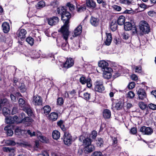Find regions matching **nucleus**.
Wrapping results in <instances>:
<instances>
[{
	"instance_id": "obj_40",
	"label": "nucleus",
	"mask_w": 156,
	"mask_h": 156,
	"mask_svg": "<svg viewBox=\"0 0 156 156\" xmlns=\"http://www.w3.org/2000/svg\"><path fill=\"white\" fill-rule=\"evenodd\" d=\"M2 41L6 43H9L11 42V38L9 37H3L2 39Z\"/></svg>"
},
{
	"instance_id": "obj_31",
	"label": "nucleus",
	"mask_w": 156,
	"mask_h": 156,
	"mask_svg": "<svg viewBox=\"0 0 156 156\" xmlns=\"http://www.w3.org/2000/svg\"><path fill=\"white\" fill-rule=\"evenodd\" d=\"M117 27V24L115 21H112L111 23L110 28L112 31H114L116 30Z\"/></svg>"
},
{
	"instance_id": "obj_8",
	"label": "nucleus",
	"mask_w": 156,
	"mask_h": 156,
	"mask_svg": "<svg viewBox=\"0 0 156 156\" xmlns=\"http://www.w3.org/2000/svg\"><path fill=\"white\" fill-rule=\"evenodd\" d=\"M48 24L51 26L56 25L58 23L59 19L57 16H53L48 19Z\"/></svg>"
},
{
	"instance_id": "obj_37",
	"label": "nucleus",
	"mask_w": 156,
	"mask_h": 156,
	"mask_svg": "<svg viewBox=\"0 0 156 156\" xmlns=\"http://www.w3.org/2000/svg\"><path fill=\"white\" fill-rule=\"evenodd\" d=\"M66 6L69 8L70 11L71 12L73 11L74 9L75 6L74 5L69 2L67 3Z\"/></svg>"
},
{
	"instance_id": "obj_13",
	"label": "nucleus",
	"mask_w": 156,
	"mask_h": 156,
	"mask_svg": "<svg viewBox=\"0 0 156 156\" xmlns=\"http://www.w3.org/2000/svg\"><path fill=\"white\" fill-rule=\"evenodd\" d=\"M74 65V61L72 58H68L64 65V67L66 68L71 67Z\"/></svg>"
},
{
	"instance_id": "obj_14",
	"label": "nucleus",
	"mask_w": 156,
	"mask_h": 156,
	"mask_svg": "<svg viewBox=\"0 0 156 156\" xmlns=\"http://www.w3.org/2000/svg\"><path fill=\"white\" fill-rule=\"evenodd\" d=\"M86 4L87 7L89 9H93L96 7V3L94 0H87Z\"/></svg>"
},
{
	"instance_id": "obj_64",
	"label": "nucleus",
	"mask_w": 156,
	"mask_h": 156,
	"mask_svg": "<svg viewBox=\"0 0 156 156\" xmlns=\"http://www.w3.org/2000/svg\"><path fill=\"white\" fill-rule=\"evenodd\" d=\"M37 156H49V154L46 152H44L42 153L38 154Z\"/></svg>"
},
{
	"instance_id": "obj_9",
	"label": "nucleus",
	"mask_w": 156,
	"mask_h": 156,
	"mask_svg": "<svg viewBox=\"0 0 156 156\" xmlns=\"http://www.w3.org/2000/svg\"><path fill=\"white\" fill-rule=\"evenodd\" d=\"M27 33V32L25 30L21 29L17 31L16 34L18 37L22 40L23 39H24L26 37Z\"/></svg>"
},
{
	"instance_id": "obj_55",
	"label": "nucleus",
	"mask_w": 156,
	"mask_h": 156,
	"mask_svg": "<svg viewBox=\"0 0 156 156\" xmlns=\"http://www.w3.org/2000/svg\"><path fill=\"white\" fill-rule=\"evenodd\" d=\"M86 9V8L85 7L80 6L77 8V10L78 12H81L85 10Z\"/></svg>"
},
{
	"instance_id": "obj_47",
	"label": "nucleus",
	"mask_w": 156,
	"mask_h": 156,
	"mask_svg": "<svg viewBox=\"0 0 156 156\" xmlns=\"http://www.w3.org/2000/svg\"><path fill=\"white\" fill-rule=\"evenodd\" d=\"M6 143L9 145H15L16 143L14 141L11 140H8L6 141Z\"/></svg>"
},
{
	"instance_id": "obj_42",
	"label": "nucleus",
	"mask_w": 156,
	"mask_h": 156,
	"mask_svg": "<svg viewBox=\"0 0 156 156\" xmlns=\"http://www.w3.org/2000/svg\"><path fill=\"white\" fill-rule=\"evenodd\" d=\"M87 84V86L88 88L91 87L92 86V83L91 82V80L89 78H87V79L86 83Z\"/></svg>"
},
{
	"instance_id": "obj_17",
	"label": "nucleus",
	"mask_w": 156,
	"mask_h": 156,
	"mask_svg": "<svg viewBox=\"0 0 156 156\" xmlns=\"http://www.w3.org/2000/svg\"><path fill=\"white\" fill-rule=\"evenodd\" d=\"M84 150L86 153H90L95 150V147L93 145L90 144L85 146L84 148Z\"/></svg>"
},
{
	"instance_id": "obj_6",
	"label": "nucleus",
	"mask_w": 156,
	"mask_h": 156,
	"mask_svg": "<svg viewBox=\"0 0 156 156\" xmlns=\"http://www.w3.org/2000/svg\"><path fill=\"white\" fill-rule=\"evenodd\" d=\"M18 117L16 116H14L12 117L11 116L6 117L5 119V122L7 124H12L16 123H19L18 121Z\"/></svg>"
},
{
	"instance_id": "obj_26",
	"label": "nucleus",
	"mask_w": 156,
	"mask_h": 156,
	"mask_svg": "<svg viewBox=\"0 0 156 156\" xmlns=\"http://www.w3.org/2000/svg\"><path fill=\"white\" fill-rule=\"evenodd\" d=\"M9 104V101L6 98L2 99L0 100V108L4 106H8Z\"/></svg>"
},
{
	"instance_id": "obj_11",
	"label": "nucleus",
	"mask_w": 156,
	"mask_h": 156,
	"mask_svg": "<svg viewBox=\"0 0 156 156\" xmlns=\"http://www.w3.org/2000/svg\"><path fill=\"white\" fill-rule=\"evenodd\" d=\"M112 71V69L110 68H108V69L103 71V77L105 79H108L112 77V73L111 72Z\"/></svg>"
},
{
	"instance_id": "obj_25",
	"label": "nucleus",
	"mask_w": 156,
	"mask_h": 156,
	"mask_svg": "<svg viewBox=\"0 0 156 156\" xmlns=\"http://www.w3.org/2000/svg\"><path fill=\"white\" fill-rule=\"evenodd\" d=\"M45 6V2L43 1L39 2L36 5V7L37 9H40Z\"/></svg>"
},
{
	"instance_id": "obj_34",
	"label": "nucleus",
	"mask_w": 156,
	"mask_h": 156,
	"mask_svg": "<svg viewBox=\"0 0 156 156\" xmlns=\"http://www.w3.org/2000/svg\"><path fill=\"white\" fill-rule=\"evenodd\" d=\"M43 109L44 113L46 114H47L51 111V108L49 106L47 105L43 107Z\"/></svg>"
},
{
	"instance_id": "obj_3",
	"label": "nucleus",
	"mask_w": 156,
	"mask_h": 156,
	"mask_svg": "<svg viewBox=\"0 0 156 156\" xmlns=\"http://www.w3.org/2000/svg\"><path fill=\"white\" fill-rule=\"evenodd\" d=\"M95 90L99 92H101L105 90V87L103 85V82L101 80H97L95 83Z\"/></svg>"
},
{
	"instance_id": "obj_19",
	"label": "nucleus",
	"mask_w": 156,
	"mask_h": 156,
	"mask_svg": "<svg viewBox=\"0 0 156 156\" xmlns=\"http://www.w3.org/2000/svg\"><path fill=\"white\" fill-rule=\"evenodd\" d=\"M4 130L6 131V134L8 136H11L13 134V131L11 129L10 125H8L4 128Z\"/></svg>"
},
{
	"instance_id": "obj_44",
	"label": "nucleus",
	"mask_w": 156,
	"mask_h": 156,
	"mask_svg": "<svg viewBox=\"0 0 156 156\" xmlns=\"http://www.w3.org/2000/svg\"><path fill=\"white\" fill-rule=\"evenodd\" d=\"M83 97L84 99L87 100H89L90 98V94L88 93H84L83 94Z\"/></svg>"
},
{
	"instance_id": "obj_45",
	"label": "nucleus",
	"mask_w": 156,
	"mask_h": 156,
	"mask_svg": "<svg viewBox=\"0 0 156 156\" xmlns=\"http://www.w3.org/2000/svg\"><path fill=\"white\" fill-rule=\"evenodd\" d=\"M135 94L134 93L131 91L128 92L127 94V97L130 98H133Z\"/></svg>"
},
{
	"instance_id": "obj_10",
	"label": "nucleus",
	"mask_w": 156,
	"mask_h": 156,
	"mask_svg": "<svg viewBox=\"0 0 156 156\" xmlns=\"http://www.w3.org/2000/svg\"><path fill=\"white\" fill-rule=\"evenodd\" d=\"M140 131L145 134L150 135L153 133L152 129L149 127H146L143 126L141 127Z\"/></svg>"
},
{
	"instance_id": "obj_24",
	"label": "nucleus",
	"mask_w": 156,
	"mask_h": 156,
	"mask_svg": "<svg viewBox=\"0 0 156 156\" xmlns=\"http://www.w3.org/2000/svg\"><path fill=\"white\" fill-rule=\"evenodd\" d=\"M19 106L22 109L26 107L27 105H28V104L26 103L25 101L22 98L19 99Z\"/></svg>"
},
{
	"instance_id": "obj_5",
	"label": "nucleus",
	"mask_w": 156,
	"mask_h": 156,
	"mask_svg": "<svg viewBox=\"0 0 156 156\" xmlns=\"http://www.w3.org/2000/svg\"><path fill=\"white\" fill-rule=\"evenodd\" d=\"M64 142L66 145H69L72 142V137L68 132H65L64 135Z\"/></svg>"
},
{
	"instance_id": "obj_61",
	"label": "nucleus",
	"mask_w": 156,
	"mask_h": 156,
	"mask_svg": "<svg viewBox=\"0 0 156 156\" xmlns=\"http://www.w3.org/2000/svg\"><path fill=\"white\" fill-rule=\"evenodd\" d=\"M27 132L28 134L30 135L31 136H35L36 135V133L35 132H33L32 133L30 130H27Z\"/></svg>"
},
{
	"instance_id": "obj_58",
	"label": "nucleus",
	"mask_w": 156,
	"mask_h": 156,
	"mask_svg": "<svg viewBox=\"0 0 156 156\" xmlns=\"http://www.w3.org/2000/svg\"><path fill=\"white\" fill-rule=\"evenodd\" d=\"M148 14L151 16H153L156 15V13L154 11H150L148 12Z\"/></svg>"
},
{
	"instance_id": "obj_59",
	"label": "nucleus",
	"mask_w": 156,
	"mask_h": 156,
	"mask_svg": "<svg viewBox=\"0 0 156 156\" xmlns=\"http://www.w3.org/2000/svg\"><path fill=\"white\" fill-rule=\"evenodd\" d=\"M131 78L132 80L136 81L138 80L137 76L135 74H133L131 76Z\"/></svg>"
},
{
	"instance_id": "obj_28",
	"label": "nucleus",
	"mask_w": 156,
	"mask_h": 156,
	"mask_svg": "<svg viewBox=\"0 0 156 156\" xmlns=\"http://www.w3.org/2000/svg\"><path fill=\"white\" fill-rule=\"evenodd\" d=\"M132 27V26L131 23L126 22L124 24V28L126 31L131 30Z\"/></svg>"
},
{
	"instance_id": "obj_57",
	"label": "nucleus",
	"mask_w": 156,
	"mask_h": 156,
	"mask_svg": "<svg viewBox=\"0 0 156 156\" xmlns=\"http://www.w3.org/2000/svg\"><path fill=\"white\" fill-rule=\"evenodd\" d=\"M131 30L132 34L134 35L137 34V28L136 27H132V28Z\"/></svg>"
},
{
	"instance_id": "obj_63",
	"label": "nucleus",
	"mask_w": 156,
	"mask_h": 156,
	"mask_svg": "<svg viewBox=\"0 0 156 156\" xmlns=\"http://www.w3.org/2000/svg\"><path fill=\"white\" fill-rule=\"evenodd\" d=\"M115 108L117 109H119L122 107L121 104L119 103H116L115 106Z\"/></svg>"
},
{
	"instance_id": "obj_23",
	"label": "nucleus",
	"mask_w": 156,
	"mask_h": 156,
	"mask_svg": "<svg viewBox=\"0 0 156 156\" xmlns=\"http://www.w3.org/2000/svg\"><path fill=\"white\" fill-rule=\"evenodd\" d=\"M58 117V114L55 112H52L49 115V119L51 120L55 121L56 120Z\"/></svg>"
},
{
	"instance_id": "obj_22",
	"label": "nucleus",
	"mask_w": 156,
	"mask_h": 156,
	"mask_svg": "<svg viewBox=\"0 0 156 156\" xmlns=\"http://www.w3.org/2000/svg\"><path fill=\"white\" fill-rule=\"evenodd\" d=\"M103 114L105 119H109L111 116V111L108 109H105L103 111Z\"/></svg>"
},
{
	"instance_id": "obj_35",
	"label": "nucleus",
	"mask_w": 156,
	"mask_h": 156,
	"mask_svg": "<svg viewBox=\"0 0 156 156\" xmlns=\"http://www.w3.org/2000/svg\"><path fill=\"white\" fill-rule=\"evenodd\" d=\"M32 119L31 118L28 117H26L22 119L20 122H19V123H25L26 122H32Z\"/></svg>"
},
{
	"instance_id": "obj_32",
	"label": "nucleus",
	"mask_w": 156,
	"mask_h": 156,
	"mask_svg": "<svg viewBox=\"0 0 156 156\" xmlns=\"http://www.w3.org/2000/svg\"><path fill=\"white\" fill-rule=\"evenodd\" d=\"M96 144L98 147H101L103 146V141L101 138H98L96 140Z\"/></svg>"
},
{
	"instance_id": "obj_51",
	"label": "nucleus",
	"mask_w": 156,
	"mask_h": 156,
	"mask_svg": "<svg viewBox=\"0 0 156 156\" xmlns=\"http://www.w3.org/2000/svg\"><path fill=\"white\" fill-rule=\"evenodd\" d=\"M57 104L59 105H62L63 103V100L62 98H59L57 100Z\"/></svg>"
},
{
	"instance_id": "obj_60",
	"label": "nucleus",
	"mask_w": 156,
	"mask_h": 156,
	"mask_svg": "<svg viewBox=\"0 0 156 156\" xmlns=\"http://www.w3.org/2000/svg\"><path fill=\"white\" fill-rule=\"evenodd\" d=\"M137 132L136 128L135 127L132 128L130 130V133L133 134H136Z\"/></svg>"
},
{
	"instance_id": "obj_20",
	"label": "nucleus",
	"mask_w": 156,
	"mask_h": 156,
	"mask_svg": "<svg viewBox=\"0 0 156 156\" xmlns=\"http://www.w3.org/2000/svg\"><path fill=\"white\" fill-rule=\"evenodd\" d=\"M99 20L96 18L91 17L90 22L91 24L93 26L96 27L99 24Z\"/></svg>"
},
{
	"instance_id": "obj_54",
	"label": "nucleus",
	"mask_w": 156,
	"mask_h": 156,
	"mask_svg": "<svg viewBox=\"0 0 156 156\" xmlns=\"http://www.w3.org/2000/svg\"><path fill=\"white\" fill-rule=\"evenodd\" d=\"M122 37L123 39L126 40L129 38V35L127 33H124L122 34Z\"/></svg>"
},
{
	"instance_id": "obj_41",
	"label": "nucleus",
	"mask_w": 156,
	"mask_h": 156,
	"mask_svg": "<svg viewBox=\"0 0 156 156\" xmlns=\"http://www.w3.org/2000/svg\"><path fill=\"white\" fill-rule=\"evenodd\" d=\"M139 106L140 108L142 110L145 109L147 107V105L142 102H140L139 103Z\"/></svg>"
},
{
	"instance_id": "obj_62",
	"label": "nucleus",
	"mask_w": 156,
	"mask_h": 156,
	"mask_svg": "<svg viewBox=\"0 0 156 156\" xmlns=\"http://www.w3.org/2000/svg\"><path fill=\"white\" fill-rule=\"evenodd\" d=\"M97 3L99 4H102V5L106 4V2L103 0H97Z\"/></svg>"
},
{
	"instance_id": "obj_15",
	"label": "nucleus",
	"mask_w": 156,
	"mask_h": 156,
	"mask_svg": "<svg viewBox=\"0 0 156 156\" xmlns=\"http://www.w3.org/2000/svg\"><path fill=\"white\" fill-rule=\"evenodd\" d=\"M82 26L80 24L74 30L73 35V36L76 37L79 35L82 32Z\"/></svg>"
},
{
	"instance_id": "obj_16",
	"label": "nucleus",
	"mask_w": 156,
	"mask_h": 156,
	"mask_svg": "<svg viewBox=\"0 0 156 156\" xmlns=\"http://www.w3.org/2000/svg\"><path fill=\"white\" fill-rule=\"evenodd\" d=\"M23 110L25 111L29 116H31L33 115L31 108L28 105H27L26 107L23 109Z\"/></svg>"
},
{
	"instance_id": "obj_52",
	"label": "nucleus",
	"mask_w": 156,
	"mask_h": 156,
	"mask_svg": "<svg viewBox=\"0 0 156 156\" xmlns=\"http://www.w3.org/2000/svg\"><path fill=\"white\" fill-rule=\"evenodd\" d=\"M38 139L41 142L43 143H46L47 141V140L46 139V138L45 137L43 136H41V137L39 139Z\"/></svg>"
},
{
	"instance_id": "obj_30",
	"label": "nucleus",
	"mask_w": 156,
	"mask_h": 156,
	"mask_svg": "<svg viewBox=\"0 0 156 156\" xmlns=\"http://www.w3.org/2000/svg\"><path fill=\"white\" fill-rule=\"evenodd\" d=\"M125 18L124 16H120L118 20V23L119 25H122L123 24L125 21Z\"/></svg>"
},
{
	"instance_id": "obj_43",
	"label": "nucleus",
	"mask_w": 156,
	"mask_h": 156,
	"mask_svg": "<svg viewBox=\"0 0 156 156\" xmlns=\"http://www.w3.org/2000/svg\"><path fill=\"white\" fill-rule=\"evenodd\" d=\"M87 79L84 76H81L80 78V81L82 84H85L86 83Z\"/></svg>"
},
{
	"instance_id": "obj_12",
	"label": "nucleus",
	"mask_w": 156,
	"mask_h": 156,
	"mask_svg": "<svg viewBox=\"0 0 156 156\" xmlns=\"http://www.w3.org/2000/svg\"><path fill=\"white\" fill-rule=\"evenodd\" d=\"M108 63L105 61H100L98 63V66L101 68L102 71H105V70H107L108 68H110V67H108Z\"/></svg>"
},
{
	"instance_id": "obj_29",
	"label": "nucleus",
	"mask_w": 156,
	"mask_h": 156,
	"mask_svg": "<svg viewBox=\"0 0 156 156\" xmlns=\"http://www.w3.org/2000/svg\"><path fill=\"white\" fill-rule=\"evenodd\" d=\"M2 150L4 151L7 152L13 153L15 151L14 148L8 147H3Z\"/></svg>"
},
{
	"instance_id": "obj_2",
	"label": "nucleus",
	"mask_w": 156,
	"mask_h": 156,
	"mask_svg": "<svg viewBox=\"0 0 156 156\" xmlns=\"http://www.w3.org/2000/svg\"><path fill=\"white\" fill-rule=\"evenodd\" d=\"M139 27L140 31L144 34H147L150 31V27L148 24L146 22L144 21L140 22Z\"/></svg>"
},
{
	"instance_id": "obj_49",
	"label": "nucleus",
	"mask_w": 156,
	"mask_h": 156,
	"mask_svg": "<svg viewBox=\"0 0 156 156\" xmlns=\"http://www.w3.org/2000/svg\"><path fill=\"white\" fill-rule=\"evenodd\" d=\"M135 85V83L134 82H130L128 85V87L129 89H131L133 88Z\"/></svg>"
},
{
	"instance_id": "obj_50",
	"label": "nucleus",
	"mask_w": 156,
	"mask_h": 156,
	"mask_svg": "<svg viewBox=\"0 0 156 156\" xmlns=\"http://www.w3.org/2000/svg\"><path fill=\"white\" fill-rule=\"evenodd\" d=\"M97 135V132L95 130H93L92 131L91 137L93 139H95Z\"/></svg>"
},
{
	"instance_id": "obj_27",
	"label": "nucleus",
	"mask_w": 156,
	"mask_h": 156,
	"mask_svg": "<svg viewBox=\"0 0 156 156\" xmlns=\"http://www.w3.org/2000/svg\"><path fill=\"white\" fill-rule=\"evenodd\" d=\"M53 138L55 140H57L60 136V133L58 131L55 130L52 133Z\"/></svg>"
},
{
	"instance_id": "obj_7",
	"label": "nucleus",
	"mask_w": 156,
	"mask_h": 156,
	"mask_svg": "<svg viewBox=\"0 0 156 156\" xmlns=\"http://www.w3.org/2000/svg\"><path fill=\"white\" fill-rule=\"evenodd\" d=\"M139 99L144 100L147 98V94L145 90L142 88L139 89L137 92Z\"/></svg>"
},
{
	"instance_id": "obj_56",
	"label": "nucleus",
	"mask_w": 156,
	"mask_h": 156,
	"mask_svg": "<svg viewBox=\"0 0 156 156\" xmlns=\"http://www.w3.org/2000/svg\"><path fill=\"white\" fill-rule=\"evenodd\" d=\"M20 88L21 92H24L26 91V88L24 84L22 83L20 86Z\"/></svg>"
},
{
	"instance_id": "obj_33",
	"label": "nucleus",
	"mask_w": 156,
	"mask_h": 156,
	"mask_svg": "<svg viewBox=\"0 0 156 156\" xmlns=\"http://www.w3.org/2000/svg\"><path fill=\"white\" fill-rule=\"evenodd\" d=\"M26 41L30 46H32L34 44V40L33 38L29 37L26 38Z\"/></svg>"
},
{
	"instance_id": "obj_36",
	"label": "nucleus",
	"mask_w": 156,
	"mask_h": 156,
	"mask_svg": "<svg viewBox=\"0 0 156 156\" xmlns=\"http://www.w3.org/2000/svg\"><path fill=\"white\" fill-rule=\"evenodd\" d=\"M2 112L3 114L6 116L7 115L9 114L10 113V110L9 109L5 107H4L2 109Z\"/></svg>"
},
{
	"instance_id": "obj_39",
	"label": "nucleus",
	"mask_w": 156,
	"mask_h": 156,
	"mask_svg": "<svg viewBox=\"0 0 156 156\" xmlns=\"http://www.w3.org/2000/svg\"><path fill=\"white\" fill-rule=\"evenodd\" d=\"M91 140L88 138L85 139L83 141V144L86 146L91 144Z\"/></svg>"
},
{
	"instance_id": "obj_38",
	"label": "nucleus",
	"mask_w": 156,
	"mask_h": 156,
	"mask_svg": "<svg viewBox=\"0 0 156 156\" xmlns=\"http://www.w3.org/2000/svg\"><path fill=\"white\" fill-rule=\"evenodd\" d=\"M90 156H104L102 153L100 151H95L93 152Z\"/></svg>"
},
{
	"instance_id": "obj_48",
	"label": "nucleus",
	"mask_w": 156,
	"mask_h": 156,
	"mask_svg": "<svg viewBox=\"0 0 156 156\" xmlns=\"http://www.w3.org/2000/svg\"><path fill=\"white\" fill-rule=\"evenodd\" d=\"M21 133V130L20 128L17 127L15 129V133L17 135H20Z\"/></svg>"
},
{
	"instance_id": "obj_53",
	"label": "nucleus",
	"mask_w": 156,
	"mask_h": 156,
	"mask_svg": "<svg viewBox=\"0 0 156 156\" xmlns=\"http://www.w3.org/2000/svg\"><path fill=\"white\" fill-rule=\"evenodd\" d=\"M148 106L149 108L153 110H156V105L155 104L151 103L148 105Z\"/></svg>"
},
{
	"instance_id": "obj_1",
	"label": "nucleus",
	"mask_w": 156,
	"mask_h": 156,
	"mask_svg": "<svg viewBox=\"0 0 156 156\" xmlns=\"http://www.w3.org/2000/svg\"><path fill=\"white\" fill-rule=\"evenodd\" d=\"M57 12L61 15L62 20L64 23V25L61 28V32L63 38L66 41L69 35L67 25L71 18V14L63 7H60L57 8Z\"/></svg>"
},
{
	"instance_id": "obj_21",
	"label": "nucleus",
	"mask_w": 156,
	"mask_h": 156,
	"mask_svg": "<svg viewBox=\"0 0 156 156\" xmlns=\"http://www.w3.org/2000/svg\"><path fill=\"white\" fill-rule=\"evenodd\" d=\"M112 40V38L111 34L110 33L107 34L106 39L104 41L105 44L107 45H109L111 44Z\"/></svg>"
},
{
	"instance_id": "obj_18",
	"label": "nucleus",
	"mask_w": 156,
	"mask_h": 156,
	"mask_svg": "<svg viewBox=\"0 0 156 156\" xmlns=\"http://www.w3.org/2000/svg\"><path fill=\"white\" fill-rule=\"evenodd\" d=\"M2 27L4 32L5 33H8L9 30V24L7 22L3 23L2 24Z\"/></svg>"
},
{
	"instance_id": "obj_4",
	"label": "nucleus",
	"mask_w": 156,
	"mask_h": 156,
	"mask_svg": "<svg viewBox=\"0 0 156 156\" xmlns=\"http://www.w3.org/2000/svg\"><path fill=\"white\" fill-rule=\"evenodd\" d=\"M32 102L35 106H41L42 105L43 100L41 97L36 95L33 97Z\"/></svg>"
},
{
	"instance_id": "obj_46",
	"label": "nucleus",
	"mask_w": 156,
	"mask_h": 156,
	"mask_svg": "<svg viewBox=\"0 0 156 156\" xmlns=\"http://www.w3.org/2000/svg\"><path fill=\"white\" fill-rule=\"evenodd\" d=\"M142 72V68L140 66H136L135 67V71L136 73H140Z\"/></svg>"
}]
</instances>
